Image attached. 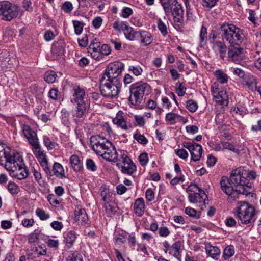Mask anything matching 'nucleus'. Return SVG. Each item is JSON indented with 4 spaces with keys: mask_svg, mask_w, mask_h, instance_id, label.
<instances>
[{
    "mask_svg": "<svg viewBox=\"0 0 261 261\" xmlns=\"http://www.w3.org/2000/svg\"><path fill=\"white\" fill-rule=\"evenodd\" d=\"M123 68V64L119 61L108 65L100 80V92L104 97L113 98L118 95Z\"/></svg>",
    "mask_w": 261,
    "mask_h": 261,
    "instance_id": "nucleus-1",
    "label": "nucleus"
},
{
    "mask_svg": "<svg viewBox=\"0 0 261 261\" xmlns=\"http://www.w3.org/2000/svg\"><path fill=\"white\" fill-rule=\"evenodd\" d=\"M246 175V170L240 167L232 171L229 179L225 176L221 178V189L228 195L227 200L229 202L239 198L240 194L247 195L250 193L247 190L250 185H249V179L245 178Z\"/></svg>",
    "mask_w": 261,
    "mask_h": 261,
    "instance_id": "nucleus-2",
    "label": "nucleus"
},
{
    "mask_svg": "<svg viewBox=\"0 0 261 261\" xmlns=\"http://www.w3.org/2000/svg\"><path fill=\"white\" fill-rule=\"evenodd\" d=\"M4 150L3 156L0 157V165L4 166L9 171L15 172L18 170L16 176L19 179L25 178L29 175V171L26 167L22 168L20 164L22 161V156L19 153L11 152L10 148Z\"/></svg>",
    "mask_w": 261,
    "mask_h": 261,
    "instance_id": "nucleus-3",
    "label": "nucleus"
},
{
    "mask_svg": "<svg viewBox=\"0 0 261 261\" xmlns=\"http://www.w3.org/2000/svg\"><path fill=\"white\" fill-rule=\"evenodd\" d=\"M129 91V102L138 108L141 106L144 95L149 93L150 86L146 83L137 82L131 85Z\"/></svg>",
    "mask_w": 261,
    "mask_h": 261,
    "instance_id": "nucleus-4",
    "label": "nucleus"
},
{
    "mask_svg": "<svg viewBox=\"0 0 261 261\" xmlns=\"http://www.w3.org/2000/svg\"><path fill=\"white\" fill-rule=\"evenodd\" d=\"M220 29L222 34V37L230 44L242 42L244 35L243 30L233 24L224 23L221 25Z\"/></svg>",
    "mask_w": 261,
    "mask_h": 261,
    "instance_id": "nucleus-5",
    "label": "nucleus"
},
{
    "mask_svg": "<svg viewBox=\"0 0 261 261\" xmlns=\"http://www.w3.org/2000/svg\"><path fill=\"white\" fill-rule=\"evenodd\" d=\"M236 217L241 223L248 224L255 221V209L253 206L246 201L238 203Z\"/></svg>",
    "mask_w": 261,
    "mask_h": 261,
    "instance_id": "nucleus-6",
    "label": "nucleus"
},
{
    "mask_svg": "<svg viewBox=\"0 0 261 261\" xmlns=\"http://www.w3.org/2000/svg\"><path fill=\"white\" fill-rule=\"evenodd\" d=\"M166 16L170 13L175 23H182L184 21V10L181 4L177 0H170L163 7Z\"/></svg>",
    "mask_w": 261,
    "mask_h": 261,
    "instance_id": "nucleus-7",
    "label": "nucleus"
},
{
    "mask_svg": "<svg viewBox=\"0 0 261 261\" xmlns=\"http://www.w3.org/2000/svg\"><path fill=\"white\" fill-rule=\"evenodd\" d=\"M18 14V7L8 1L0 2V15L2 19L11 21Z\"/></svg>",
    "mask_w": 261,
    "mask_h": 261,
    "instance_id": "nucleus-8",
    "label": "nucleus"
},
{
    "mask_svg": "<svg viewBox=\"0 0 261 261\" xmlns=\"http://www.w3.org/2000/svg\"><path fill=\"white\" fill-rule=\"evenodd\" d=\"M119 155L120 158L118 161H120V162L117 163L116 165L119 168H121V172L123 173L129 175L136 172L137 170L136 166L132 160L128 156L127 152L125 151H121Z\"/></svg>",
    "mask_w": 261,
    "mask_h": 261,
    "instance_id": "nucleus-9",
    "label": "nucleus"
},
{
    "mask_svg": "<svg viewBox=\"0 0 261 261\" xmlns=\"http://www.w3.org/2000/svg\"><path fill=\"white\" fill-rule=\"evenodd\" d=\"M90 144L95 153L98 155L105 147L110 145V141L100 135H93L90 137Z\"/></svg>",
    "mask_w": 261,
    "mask_h": 261,
    "instance_id": "nucleus-10",
    "label": "nucleus"
},
{
    "mask_svg": "<svg viewBox=\"0 0 261 261\" xmlns=\"http://www.w3.org/2000/svg\"><path fill=\"white\" fill-rule=\"evenodd\" d=\"M229 60L239 63L244 57V50L238 43L231 44L228 51Z\"/></svg>",
    "mask_w": 261,
    "mask_h": 261,
    "instance_id": "nucleus-11",
    "label": "nucleus"
},
{
    "mask_svg": "<svg viewBox=\"0 0 261 261\" xmlns=\"http://www.w3.org/2000/svg\"><path fill=\"white\" fill-rule=\"evenodd\" d=\"M121 150L117 151L114 146L110 142V145L105 147L102 152L99 154L98 155L102 156L106 160L109 162H116L120 158L119 154Z\"/></svg>",
    "mask_w": 261,
    "mask_h": 261,
    "instance_id": "nucleus-12",
    "label": "nucleus"
},
{
    "mask_svg": "<svg viewBox=\"0 0 261 261\" xmlns=\"http://www.w3.org/2000/svg\"><path fill=\"white\" fill-rule=\"evenodd\" d=\"M183 146L189 150L193 161L196 162L200 160L202 153V148L200 144L195 142H184Z\"/></svg>",
    "mask_w": 261,
    "mask_h": 261,
    "instance_id": "nucleus-13",
    "label": "nucleus"
},
{
    "mask_svg": "<svg viewBox=\"0 0 261 261\" xmlns=\"http://www.w3.org/2000/svg\"><path fill=\"white\" fill-rule=\"evenodd\" d=\"M198 189V192L189 193L188 195V199L191 203H203L204 205L206 204V198L207 197L205 192L196 185H193Z\"/></svg>",
    "mask_w": 261,
    "mask_h": 261,
    "instance_id": "nucleus-14",
    "label": "nucleus"
},
{
    "mask_svg": "<svg viewBox=\"0 0 261 261\" xmlns=\"http://www.w3.org/2000/svg\"><path fill=\"white\" fill-rule=\"evenodd\" d=\"M74 214L75 219L79 224L85 226H89V220L85 209L78 207L75 209Z\"/></svg>",
    "mask_w": 261,
    "mask_h": 261,
    "instance_id": "nucleus-15",
    "label": "nucleus"
},
{
    "mask_svg": "<svg viewBox=\"0 0 261 261\" xmlns=\"http://www.w3.org/2000/svg\"><path fill=\"white\" fill-rule=\"evenodd\" d=\"M87 100L85 90L79 86L74 87L72 90L71 101L73 103L86 102Z\"/></svg>",
    "mask_w": 261,
    "mask_h": 261,
    "instance_id": "nucleus-16",
    "label": "nucleus"
},
{
    "mask_svg": "<svg viewBox=\"0 0 261 261\" xmlns=\"http://www.w3.org/2000/svg\"><path fill=\"white\" fill-rule=\"evenodd\" d=\"M51 58L54 60H59L64 56V46L62 43L54 42L51 47Z\"/></svg>",
    "mask_w": 261,
    "mask_h": 261,
    "instance_id": "nucleus-17",
    "label": "nucleus"
},
{
    "mask_svg": "<svg viewBox=\"0 0 261 261\" xmlns=\"http://www.w3.org/2000/svg\"><path fill=\"white\" fill-rule=\"evenodd\" d=\"M206 254L215 260H218L220 257L221 250L217 246L212 245L210 243H205Z\"/></svg>",
    "mask_w": 261,
    "mask_h": 261,
    "instance_id": "nucleus-18",
    "label": "nucleus"
},
{
    "mask_svg": "<svg viewBox=\"0 0 261 261\" xmlns=\"http://www.w3.org/2000/svg\"><path fill=\"white\" fill-rule=\"evenodd\" d=\"M21 128L25 137L27 139L30 144L33 142L38 141L37 133L29 125L22 124Z\"/></svg>",
    "mask_w": 261,
    "mask_h": 261,
    "instance_id": "nucleus-19",
    "label": "nucleus"
},
{
    "mask_svg": "<svg viewBox=\"0 0 261 261\" xmlns=\"http://www.w3.org/2000/svg\"><path fill=\"white\" fill-rule=\"evenodd\" d=\"M138 39H141V44L143 46L150 45L153 41V37L151 34L145 31H140L139 32Z\"/></svg>",
    "mask_w": 261,
    "mask_h": 261,
    "instance_id": "nucleus-20",
    "label": "nucleus"
},
{
    "mask_svg": "<svg viewBox=\"0 0 261 261\" xmlns=\"http://www.w3.org/2000/svg\"><path fill=\"white\" fill-rule=\"evenodd\" d=\"M36 158L45 173L48 176H53L52 172L48 166V163L45 153L43 152L38 155Z\"/></svg>",
    "mask_w": 261,
    "mask_h": 261,
    "instance_id": "nucleus-21",
    "label": "nucleus"
},
{
    "mask_svg": "<svg viewBox=\"0 0 261 261\" xmlns=\"http://www.w3.org/2000/svg\"><path fill=\"white\" fill-rule=\"evenodd\" d=\"M145 205L143 198L137 199L134 204V210L135 213L139 217L142 216L145 211Z\"/></svg>",
    "mask_w": 261,
    "mask_h": 261,
    "instance_id": "nucleus-22",
    "label": "nucleus"
},
{
    "mask_svg": "<svg viewBox=\"0 0 261 261\" xmlns=\"http://www.w3.org/2000/svg\"><path fill=\"white\" fill-rule=\"evenodd\" d=\"M64 242L66 244V247L70 249L72 247L74 243L77 238L76 232L73 230H71L64 234Z\"/></svg>",
    "mask_w": 261,
    "mask_h": 261,
    "instance_id": "nucleus-23",
    "label": "nucleus"
},
{
    "mask_svg": "<svg viewBox=\"0 0 261 261\" xmlns=\"http://www.w3.org/2000/svg\"><path fill=\"white\" fill-rule=\"evenodd\" d=\"M77 106L74 110L73 111V116L78 118H82L85 115L87 108V106L86 102L76 103Z\"/></svg>",
    "mask_w": 261,
    "mask_h": 261,
    "instance_id": "nucleus-24",
    "label": "nucleus"
},
{
    "mask_svg": "<svg viewBox=\"0 0 261 261\" xmlns=\"http://www.w3.org/2000/svg\"><path fill=\"white\" fill-rule=\"evenodd\" d=\"M139 31H136L130 27L128 24L125 28L123 31L124 35L126 38L130 41L138 40V35Z\"/></svg>",
    "mask_w": 261,
    "mask_h": 261,
    "instance_id": "nucleus-25",
    "label": "nucleus"
},
{
    "mask_svg": "<svg viewBox=\"0 0 261 261\" xmlns=\"http://www.w3.org/2000/svg\"><path fill=\"white\" fill-rule=\"evenodd\" d=\"M100 194L104 203L110 202L113 193L106 185H102L100 188Z\"/></svg>",
    "mask_w": 261,
    "mask_h": 261,
    "instance_id": "nucleus-26",
    "label": "nucleus"
},
{
    "mask_svg": "<svg viewBox=\"0 0 261 261\" xmlns=\"http://www.w3.org/2000/svg\"><path fill=\"white\" fill-rule=\"evenodd\" d=\"M70 163L71 165L72 168L75 171L78 172L81 170L83 164L77 155H71L70 159Z\"/></svg>",
    "mask_w": 261,
    "mask_h": 261,
    "instance_id": "nucleus-27",
    "label": "nucleus"
},
{
    "mask_svg": "<svg viewBox=\"0 0 261 261\" xmlns=\"http://www.w3.org/2000/svg\"><path fill=\"white\" fill-rule=\"evenodd\" d=\"M36 4V1L32 2L31 0H23L22 7L25 11L31 13L34 11H37Z\"/></svg>",
    "mask_w": 261,
    "mask_h": 261,
    "instance_id": "nucleus-28",
    "label": "nucleus"
},
{
    "mask_svg": "<svg viewBox=\"0 0 261 261\" xmlns=\"http://www.w3.org/2000/svg\"><path fill=\"white\" fill-rule=\"evenodd\" d=\"M52 174L58 177L62 178L65 177L64 170L61 164L55 162L53 165V170H51Z\"/></svg>",
    "mask_w": 261,
    "mask_h": 261,
    "instance_id": "nucleus-29",
    "label": "nucleus"
},
{
    "mask_svg": "<svg viewBox=\"0 0 261 261\" xmlns=\"http://www.w3.org/2000/svg\"><path fill=\"white\" fill-rule=\"evenodd\" d=\"M103 207L105 208L106 213L109 215L115 214L118 210V207L117 205L112 202L111 201L104 203Z\"/></svg>",
    "mask_w": 261,
    "mask_h": 261,
    "instance_id": "nucleus-30",
    "label": "nucleus"
},
{
    "mask_svg": "<svg viewBox=\"0 0 261 261\" xmlns=\"http://www.w3.org/2000/svg\"><path fill=\"white\" fill-rule=\"evenodd\" d=\"M113 122L123 129H127L126 122L121 114L118 113L116 117L113 119Z\"/></svg>",
    "mask_w": 261,
    "mask_h": 261,
    "instance_id": "nucleus-31",
    "label": "nucleus"
},
{
    "mask_svg": "<svg viewBox=\"0 0 261 261\" xmlns=\"http://www.w3.org/2000/svg\"><path fill=\"white\" fill-rule=\"evenodd\" d=\"M214 75L218 82L222 84H226L228 81V76L222 70L218 69L215 71Z\"/></svg>",
    "mask_w": 261,
    "mask_h": 261,
    "instance_id": "nucleus-32",
    "label": "nucleus"
},
{
    "mask_svg": "<svg viewBox=\"0 0 261 261\" xmlns=\"http://www.w3.org/2000/svg\"><path fill=\"white\" fill-rule=\"evenodd\" d=\"M199 45L200 47H203L206 44L207 39V29L205 27L202 25L201 28L199 33Z\"/></svg>",
    "mask_w": 261,
    "mask_h": 261,
    "instance_id": "nucleus-33",
    "label": "nucleus"
},
{
    "mask_svg": "<svg viewBox=\"0 0 261 261\" xmlns=\"http://www.w3.org/2000/svg\"><path fill=\"white\" fill-rule=\"evenodd\" d=\"M235 253L234 246L232 245L227 246L223 252V258L226 260L232 257Z\"/></svg>",
    "mask_w": 261,
    "mask_h": 261,
    "instance_id": "nucleus-34",
    "label": "nucleus"
},
{
    "mask_svg": "<svg viewBox=\"0 0 261 261\" xmlns=\"http://www.w3.org/2000/svg\"><path fill=\"white\" fill-rule=\"evenodd\" d=\"M177 118H180L184 123L187 121V119L184 120L185 118L182 116L174 113L170 112L166 115V121L169 122L170 124H173L175 120Z\"/></svg>",
    "mask_w": 261,
    "mask_h": 261,
    "instance_id": "nucleus-35",
    "label": "nucleus"
},
{
    "mask_svg": "<svg viewBox=\"0 0 261 261\" xmlns=\"http://www.w3.org/2000/svg\"><path fill=\"white\" fill-rule=\"evenodd\" d=\"M214 43L218 49L221 58L224 59L227 51V46L224 42L220 41H216Z\"/></svg>",
    "mask_w": 261,
    "mask_h": 261,
    "instance_id": "nucleus-36",
    "label": "nucleus"
},
{
    "mask_svg": "<svg viewBox=\"0 0 261 261\" xmlns=\"http://www.w3.org/2000/svg\"><path fill=\"white\" fill-rule=\"evenodd\" d=\"M180 247L181 245L179 242H175L170 248L169 253L174 257H178L180 254Z\"/></svg>",
    "mask_w": 261,
    "mask_h": 261,
    "instance_id": "nucleus-37",
    "label": "nucleus"
},
{
    "mask_svg": "<svg viewBox=\"0 0 261 261\" xmlns=\"http://www.w3.org/2000/svg\"><path fill=\"white\" fill-rule=\"evenodd\" d=\"M67 261H83L82 256L76 252L70 251L68 252Z\"/></svg>",
    "mask_w": 261,
    "mask_h": 261,
    "instance_id": "nucleus-38",
    "label": "nucleus"
},
{
    "mask_svg": "<svg viewBox=\"0 0 261 261\" xmlns=\"http://www.w3.org/2000/svg\"><path fill=\"white\" fill-rule=\"evenodd\" d=\"M30 144L32 146V151L36 157L44 152V151L42 150L41 149V146L38 141L33 142L30 143Z\"/></svg>",
    "mask_w": 261,
    "mask_h": 261,
    "instance_id": "nucleus-39",
    "label": "nucleus"
},
{
    "mask_svg": "<svg viewBox=\"0 0 261 261\" xmlns=\"http://www.w3.org/2000/svg\"><path fill=\"white\" fill-rule=\"evenodd\" d=\"M56 77V73L53 71H50L45 73L44 79L48 83L52 84L55 82Z\"/></svg>",
    "mask_w": 261,
    "mask_h": 261,
    "instance_id": "nucleus-40",
    "label": "nucleus"
},
{
    "mask_svg": "<svg viewBox=\"0 0 261 261\" xmlns=\"http://www.w3.org/2000/svg\"><path fill=\"white\" fill-rule=\"evenodd\" d=\"M9 192L12 195L17 194L20 191L19 186L14 182H9L7 186Z\"/></svg>",
    "mask_w": 261,
    "mask_h": 261,
    "instance_id": "nucleus-41",
    "label": "nucleus"
},
{
    "mask_svg": "<svg viewBox=\"0 0 261 261\" xmlns=\"http://www.w3.org/2000/svg\"><path fill=\"white\" fill-rule=\"evenodd\" d=\"M128 25L126 22L117 20L113 24V28L117 31L120 32L121 31H124L125 28Z\"/></svg>",
    "mask_w": 261,
    "mask_h": 261,
    "instance_id": "nucleus-42",
    "label": "nucleus"
},
{
    "mask_svg": "<svg viewBox=\"0 0 261 261\" xmlns=\"http://www.w3.org/2000/svg\"><path fill=\"white\" fill-rule=\"evenodd\" d=\"M157 26L159 30L163 36H166L168 34L167 27L160 18L158 20Z\"/></svg>",
    "mask_w": 261,
    "mask_h": 261,
    "instance_id": "nucleus-43",
    "label": "nucleus"
},
{
    "mask_svg": "<svg viewBox=\"0 0 261 261\" xmlns=\"http://www.w3.org/2000/svg\"><path fill=\"white\" fill-rule=\"evenodd\" d=\"M222 146L223 149H228L235 152L237 154L240 153V150L236 148L233 144L228 142H221Z\"/></svg>",
    "mask_w": 261,
    "mask_h": 261,
    "instance_id": "nucleus-44",
    "label": "nucleus"
},
{
    "mask_svg": "<svg viewBox=\"0 0 261 261\" xmlns=\"http://www.w3.org/2000/svg\"><path fill=\"white\" fill-rule=\"evenodd\" d=\"M186 108L191 112H195L198 109L197 103L193 99H189L186 102Z\"/></svg>",
    "mask_w": 261,
    "mask_h": 261,
    "instance_id": "nucleus-45",
    "label": "nucleus"
},
{
    "mask_svg": "<svg viewBox=\"0 0 261 261\" xmlns=\"http://www.w3.org/2000/svg\"><path fill=\"white\" fill-rule=\"evenodd\" d=\"M100 43L96 38H95L90 43L88 48V51H99L100 50Z\"/></svg>",
    "mask_w": 261,
    "mask_h": 261,
    "instance_id": "nucleus-46",
    "label": "nucleus"
},
{
    "mask_svg": "<svg viewBox=\"0 0 261 261\" xmlns=\"http://www.w3.org/2000/svg\"><path fill=\"white\" fill-rule=\"evenodd\" d=\"M36 214L41 220H46L50 218L49 214L46 213L44 210L40 208L36 209Z\"/></svg>",
    "mask_w": 261,
    "mask_h": 261,
    "instance_id": "nucleus-47",
    "label": "nucleus"
},
{
    "mask_svg": "<svg viewBox=\"0 0 261 261\" xmlns=\"http://www.w3.org/2000/svg\"><path fill=\"white\" fill-rule=\"evenodd\" d=\"M43 143L48 150H51L55 148L57 145L55 142L51 141L47 136L43 137Z\"/></svg>",
    "mask_w": 261,
    "mask_h": 261,
    "instance_id": "nucleus-48",
    "label": "nucleus"
},
{
    "mask_svg": "<svg viewBox=\"0 0 261 261\" xmlns=\"http://www.w3.org/2000/svg\"><path fill=\"white\" fill-rule=\"evenodd\" d=\"M73 24L74 28L75 33L80 35L82 33L84 27V23L78 20H73Z\"/></svg>",
    "mask_w": 261,
    "mask_h": 261,
    "instance_id": "nucleus-49",
    "label": "nucleus"
},
{
    "mask_svg": "<svg viewBox=\"0 0 261 261\" xmlns=\"http://www.w3.org/2000/svg\"><path fill=\"white\" fill-rule=\"evenodd\" d=\"M40 169L37 166V169L35 167H31V171L33 174V176L38 183H40L42 180V175L40 172Z\"/></svg>",
    "mask_w": 261,
    "mask_h": 261,
    "instance_id": "nucleus-50",
    "label": "nucleus"
},
{
    "mask_svg": "<svg viewBox=\"0 0 261 261\" xmlns=\"http://www.w3.org/2000/svg\"><path fill=\"white\" fill-rule=\"evenodd\" d=\"M86 167L90 171L95 172L97 169V167L93 160L88 159L86 160Z\"/></svg>",
    "mask_w": 261,
    "mask_h": 261,
    "instance_id": "nucleus-51",
    "label": "nucleus"
},
{
    "mask_svg": "<svg viewBox=\"0 0 261 261\" xmlns=\"http://www.w3.org/2000/svg\"><path fill=\"white\" fill-rule=\"evenodd\" d=\"M61 8L65 12L69 13L72 11L73 7L71 2L66 1L62 4Z\"/></svg>",
    "mask_w": 261,
    "mask_h": 261,
    "instance_id": "nucleus-52",
    "label": "nucleus"
},
{
    "mask_svg": "<svg viewBox=\"0 0 261 261\" xmlns=\"http://www.w3.org/2000/svg\"><path fill=\"white\" fill-rule=\"evenodd\" d=\"M134 138L139 143L142 144H146L147 143V139L146 137L142 135L139 133H136L134 135Z\"/></svg>",
    "mask_w": 261,
    "mask_h": 261,
    "instance_id": "nucleus-53",
    "label": "nucleus"
},
{
    "mask_svg": "<svg viewBox=\"0 0 261 261\" xmlns=\"http://www.w3.org/2000/svg\"><path fill=\"white\" fill-rule=\"evenodd\" d=\"M212 92L213 95V97L216 99H219L221 97V95H225L226 92L223 91H219V89L217 88L215 89L214 87H212Z\"/></svg>",
    "mask_w": 261,
    "mask_h": 261,
    "instance_id": "nucleus-54",
    "label": "nucleus"
},
{
    "mask_svg": "<svg viewBox=\"0 0 261 261\" xmlns=\"http://www.w3.org/2000/svg\"><path fill=\"white\" fill-rule=\"evenodd\" d=\"M257 84V82L256 78L255 76L251 75L250 76L246 81L245 85L250 88L251 86H256Z\"/></svg>",
    "mask_w": 261,
    "mask_h": 261,
    "instance_id": "nucleus-55",
    "label": "nucleus"
},
{
    "mask_svg": "<svg viewBox=\"0 0 261 261\" xmlns=\"http://www.w3.org/2000/svg\"><path fill=\"white\" fill-rule=\"evenodd\" d=\"M159 233L161 237H167L170 233V231L166 226H161L159 229Z\"/></svg>",
    "mask_w": 261,
    "mask_h": 261,
    "instance_id": "nucleus-56",
    "label": "nucleus"
},
{
    "mask_svg": "<svg viewBox=\"0 0 261 261\" xmlns=\"http://www.w3.org/2000/svg\"><path fill=\"white\" fill-rule=\"evenodd\" d=\"M219 0H202V6L205 8H211L215 6Z\"/></svg>",
    "mask_w": 261,
    "mask_h": 261,
    "instance_id": "nucleus-57",
    "label": "nucleus"
},
{
    "mask_svg": "<svg viewBox=\"0 0 261 261\" xmlns=\"http://www.w3.org/2000/svg\"><path fill=\"white\" fill-rule=\"evenodd\" d=\"M128 69L129 70L132 71L134 74L136 76L141 75L143 72L142 69L139 66H130Z\"/></svg>",
    "mask_w": 261,
    "mask_h": 261,
    "instance_id": "nucleus-58",
    "label": "nucleus"
},
{
    "mask_svg": "<svg viewBox=\"0 0 261 261\" xmlns=\"http://www.w3.org/2000/svg\"><path fill=\"white\" fill-rule=\"evenodd\" d=\"M133 13V10L129 7H124L121 12V16L123 18H128Z\"/></svg>",
    "mask_w": 261,
    "mask_h": 261,
    "instance_id": "nucleus-59",
    "label": "nucleus"
},
{
    "mask_svg": "<svg viewBox=\"0 0 261 261\" xmlns=\"http://www.w3.org/2000/svg\"><path fill=\"white\" fill-rule=\"evenodd\" d=\"M139 161L142 166H145L148 161V154L146 153H141L139 156Z\"/></svg>",
    "mask_w": 261,
    "mask_h": 261,
    "instance_id": "nucleus-60",
    "label": "nucleus"
},
{
    "mask_svg": "<svg viewBox=\"0 0 261 261\" xmlns=\"http://www.w3.org/2000/svg\"><path fill=\"white\" fill-rule=\"evenodd\" d=\"M114 240L116 244L121 245L125 242L126 239L122 234H118L115 236Z\"/></svg>",
    "mask_w": 261,
    "mask_h": 261,
    "instance_id": "nucleus-61",
    "label": "nucleus"
},
{
    "mask_svg": "<svg viewBox=\"0 0 261 261\" xmlns=\"http://www.w3.org/2000/svg\"><path fill=\"white\" fill-rule=\"evenodd\" d=\"M176 154L182 159H186L188 156L187 151L184 149L175 150Z\"/></svg>",
    "mask_w": 261,
    "mask_h": 261,
    "instance_id": "nucleus-62",
    "label": "nucleus"
},
{
    "mask_svg": "<svg viewBox=\"0 0 261 261\" xmlns=\"http://www.w3.org/2000/svg\"><path fill=\"white\" fill-rule=\"evenodd\" d=\"M185 213L191 217L198 218L197 217V211L191 207H187L185 208Z\"/></svg>",
    "mask_w": 261,
    "mask_h": 261,
    "instance_id": "nucleus-63",
    "label": "nucleus"
},
{
    "mask_svg": "<svg viewBox=\"0 0 261 261\" xmlns=\"http://www.w3.org/2000/svg\"><path fill=\"white\" fill-rule=\"evenodd\" d=\"M100 51L102 56H107L111 53L110 46L108 44H103L100 48Z\"/></svg>",
    "mask_w": 261,
    "mask_h": 261,
    "instance_id": "nucleus-64",
    "label": "nucleus"
}]
</instances>
